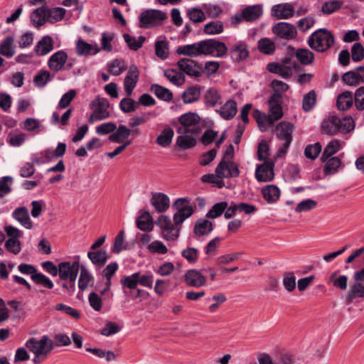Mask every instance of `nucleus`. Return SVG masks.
I'll list each match as a JSON object with an SVG mask.
<instances>
[{"label": "nucleus", "instance_id": "nucleus-1", "mask_svg": "<svg viewBox=\"0 0 364 364\" xmlns=\"http://www.w3.org/2000/svg\"><path fill=\"white\" fill-rule=\"evenodd\" d=\"M355 128L354 121L340 119L336 115H330L324 118L321 122V131L327 135H334L337 133L347 134Z\"/></svg>", "mask_w": 364, "mask_h": 364}, {"label": "nucleus", "instance_id": "nucleus-2", "mask_svg": "<svg viewBox=\"0 0 364 364\" xmlns=\"http://www.w3.org/2000/svg\"><path fill=\"white\" fill-rule=\"evenodd\" d=\"M335 43L333 33L327 28H319L313 32L308 39L309 46L318 53H323Z\"/></svg>", "mask_w": 364, "mask_h": 364}, {"label": "nucleus", "instance_id": "nucleus-3", "mask_svg": "<svg viewBox=\"0 0 364 364\" xmlns=\"http://www.w3.org/2000/svg\"><path fill=\"white\" fill-rule=\"evenodd\" d=\"M215 173H208L202 176L200 180L203 183L213 184L216 178H236L240 176L238 166L234 161H220L218 164Z\"/></svg>", "mask_w": 364, "mask_h": 364}, {"label": "nucleus", "instance_id": "nucleus-4", "mask_svg": "<svg viewBox=\"0 0 364 364\" xmlns=\"http://www.w3.org/2000/svg\"><path fill=\"white\" fill-rule=\"evenodd\" d=\"M294 129V127L293 124L286 121L281 122L276 126L277 137L281 141H284L277 153V156L285 155L287 153L288 149L292 141Z\"/></svg>", "mask_w": 364, "mask_h": 364}, {"label": "nucleus", "instance_id": "nucleus-5", "mask_svg": "<svg viewBox=\"0 0 364 364\" xmlns=\"http://www.w3.org/2000/svg\"><path fill=\"white\" fill-rule=\"evenodd\" d=\"M166 18V13L161 10L148 9L140 14L139 26L141 28H154L160 25Z\"/></svg>", "mask_w": 364, "mask_h": 364}, {"label": "nucleus", "instance_id": "nucleus-6", "mask_svg": "<svg viewBox=\"0 0 364 364\" xmlns=\"http://www.w3.org/2000/svg\"><path fill=\"white\" fill-rule=\"evenodd\" d=\"M26 348L32 352L35 356L33 362L35 364L41 363L52 351V347L47 348L44 340H38L34 337L30 338L25 343Z\"/></svg>", "mask_w": 364, "mask_h": 364}, {"label": "nucleus", "instance_id": "nucleus-7", "mask_svg": "<svg viewBox=\"0 0 364 364\" xmlns=\"http://www.w3.org/2000/svg\"><path fill=\"white\" fill-rule=\"evenodd\" d=\"M156 225L163 230V238L166 240L173 241L179 237L180 229H176L172 224L170 218L161 215L159 217Z\"/></svg>", "mask_w": 364, "mask_h": 364}, {"label": "nucleus", "instance_id": "nucleus-8", "mask_svg": "<svg viewBox=\"0 0 364 364\" xmlns=\"http://www.w3.org/2000/svg\"><path fill=\"white\" fill-rule=\"evenodd\" d=\"M80 269L79 261L73 263L61 262L59 263L60 280L76 279Z\"/></svg>", "mask_w": 364, "mask_h": 364}, {"label": "nucleus", "instance_id": "nucleus-9", "mask_svg": "<svg viewBox=\"0 0 364 364\" xmlns=\"http://www.w3.org/2000/svg\"><path fill=\"white\" fill-rule=\"evenodd\" d=\"M177 65L181 71L189 76L198 77L202 75V65L191 58L181 59Z\"/></svg>", "mask_w": 364, "mask_h": 364}, {"label": "nucleus", "instance_id": "nucleus-10", "mask_svg": "<svg viewBox=\"0 0 364 364\" xmlns=\"http://www.w3.org/2000/svg\"><path fill=\"white\" fill-rule=\"evenodd\" d=\"M274 163L272 160L264 161L262 164L257 166L255 170V178L259 182L272 181L274 177Z\"/></svg>", "mask_w": 364, "mask_h": 364}, {"label": "nucleus", "instance_id": "nucleus-11", "mask_svg": "<svg viewBox=\"0 0 364 364\" xmlns=\"http://www.w3.org/2000/svg\"><path fill=\"white\" fill-rule=\"evenodd\" d=\"M273 33L280 38L291 40L296 37L297 32L295 27L287 22H279L272 28Z\"/></svg>", "mask_w": 364, "mask_h": 364}, {"label": "nucleus", "instance_id": "nucleus-12", "mask_svg": "<svg viewBox=\"0 0 364 364\" xmlns=\"http://www.w3.org/2000/svg\"><path fill=\"white\" fill-rule=\"evenodd\" d=\"M184 282L188 287L200 288L206 284L207 279L201 271L192 269L184 274Z\"/></svg>", "mask_w": 364, "mask_h": 364}, {"label": "nucleus", "instance_id": "nucleus-13", "mask_svg": "<svg viewBox=\"0 0 364 364\" xmlns=\"http://www.w3.org/2000/svg\"><path fill=\"white\" fill-rule=\"evenodd\" d=\"M109 106V101L106 98L100 97L99 95L90 104V108L93 109V112L97 116L102 117V120L109 117L110 113L108 110Z\"/></svg>", "mask_w": 364, "mask_h": 364}, {"label": "nucleus", "instance_id": "nucleus-14", "mask_svg": "<svg viewBox=\"0 0 364 364\" xmlns=\"http://www.w3.org/2000/svg\"><path fill=\"white\" fill-rule=\"evenodd\" d=\"M230 55L235 63H240L247 59L250 55L247 45L245 41H238L230 49Z\"/></svg>", "mask_w": 364, "mask_h": 364}, {"label": "nucleus", "instance_id": "nucleus-15", "mask_svg": "<svg viewBox=\"0 0 364 364\" xmlns=\"http://www.w3.org/2000/svg\"><path fill=\"white\" fill-rule=\"evenodd\" d=\"M68 60V54L65 51L60 50L54 53L48 60V68L55 72L63 69Z\"/></svg>", "mask_w": 364, "mask_h": 364}, {"label": "nucleus", "instance_id": "nucleus-16", "mask_svg": "<svg viewBox=\"0 0 364 364\" xmlns=\"http://www.w3.org/2000/svg\"><path fill=\"white\" fill-rule=\"evenodd\" d=\"M41 340H44L45 346H46L47 348L51 346L52 350L55 347L68 346L71 343L70 337L65 333L55 334L53 340L48 336L44 335L41 337Z\"/></svg>", "mask_w": 364, "mask_h": 364}, {"label": "nucleus", "instance_id": "nucleus-17", "mask_svg": "<svg viewBox=\"0 0 364 364\" xmlns=\"http://www.w3.org/2000/svg\"><path fill=\"white\" fill-rule=\"evenodd\" d=\"M150 202L159 213H164L166 211L170 205L169 198L167 195L163 193H152Z\"/></svg>", "mask_w": 364, "mask_h": 364}, {"label": "nucleus", "instance_id": "nucleus-18", "mask_svg": "<svg viewBox=\"0 0 364 364\" xmlns=\"http://www.w3.org/2000/svg\"><path fill=\"white\" fill-rule=\"evenodd\" d=\"M294 13L293 6L288 3L277 4L272 8V15L277 19H287L293 16Z\"/></svg>", "mask_w": 364, "mask_h": 364}, {"label": "nucleus", "instance_id": "nucleus-19", "mask_svg": "<svg viewBox=\"0 0 364 364\" xmlns=\"http://www.w3.org/2000/svg\"><path fill=\"white\" fill-rule=\"evenodd\" d=\"M215 112L223 119L230 120L237 112V102L234 100H228L220 109H215Z\"/></svg>", "mask_w": 364, "mask_h": 364}, {"label": "nucleus", "instance_id": "nucleus-20", "mask_svg": "<svg viewBox=\"0 0 364 364\" xmlns=\"http://www.w3.org/2000/svg\"><path fill=\"white\" fill-rule=\"evenodd\" d=\"M12 217L26 229L31 230L33 228V223L29 217L28 210L26 207L16 208L12 213Z\"/></svg>", "mask_w": 364, "mask_h": 364}, {"label": "nucleus", "instance_id": "nucleus-21", "mask_svg": "<svg viewBox=\"0 0 364 364\" xmlns=\"http://www.w3.org/2000/svg\"><path fill=\"white\" fill-rule=\"evenodd\" d=\"M53 49V41L50 36H43L34 47L37 55L42 56L48 54Z\"/></svg>", "mask_w": 364, "mask_h": 364}, {"label": "nucleus", "instance_id": "nucleus-22", "mask_svg": "<svg viewBox=\"0 0 364 364\" xmlns=\"http://www.w3.org/2000/svg\"><path fill=\"white\" fill-rule=\"evenodd\" d=\"M261 193L267 203L272 204L279 200L281 192L277 186L270 184L262 187Z\"/></svg>", "mask_w": 364, "mask_h": 364}, {"label": "nucleus", "instance_id": "nucleus-23", "mask_svg": "<svg viewBox=\"0 0 364 364\" xmlns=\"http://www.w3.org/2000/svg\"><path fill=\"white\" fill-rule=\"evenodd\" d=\"M209 55H212L216 58L224 57L228 51V47L226 45L214 38L209 39Z\"/></svg>", "mask_w": 364, "mask_h": 364}, {"label": "nucleus", "instance_id": "nucleus-24", "mask_svg": "<svg viewBox=\"0 0 364 364\" xmlns=\"http://www.w3.org/2000/svg\"><path fill=\"white\" fill-rule=\"evenodd\" d=\"M222 96L215 87L208 88L204 94V104L207 107H213L216 105L222 104Z\"/></svg>", "mask_w": 364, "mask_h": 364}, {"label": "nucleus", "instance_id": "nucleus-25", "mask_svg": "<svg viewBox=\"0 0 364 364\" xmlns=\"http://www.w3.org/2000/svg\"><path fill=\"white\" fill-rule=\"evenodd\" d=\"M357 298H364V283L354 280L350 285L349 291L346 295V300L348 303H350Z\"/></svg>", "mask_w": 364, "mask_h": 364}, {"label": "nucleus", "instance_id": "nucleus-26", "mask_svg": "<svg viewBox=\"0 0 364 364\" xmlns=\"http://www.w3.org/2000/svg\"><path fill=\"white\" fill-rule=\"evenodd\" d=\"M87 257L97 267L104 266L108 259L107 251L102 250H90L87 252Z\"/></svg>", "mask_w": 364, "mask_h": 364}, {"label": "nucleus", "instance_id": "nucleus-27", "mask_svg": "<svg viewBox=\"0 0 364 364\" xmlns=\"http://www.w3.org/2000/svg\"><path fill=\"white\" fill-rule=\"evenodd\" d=\"M201 89L200 85L188 87L182 95V100L185 104H191L199 100Z\"/></svg>", "mask_w": 364, "mask_h": 364}, {"label": "nucleus", "instance_id": "nucleus-28", "mask_svg": "<svg viewBox=\"0 0 364 364\" xmlns=\"http://www.w3.org/2000/svg\"><path fill=\"white\" fill-rule=\"evenodd\" d=\"M100 51L97 45L93 46L85 41L80 39L76 44V53L78 55H96Z\"/></svg>", "mask_w": 364, "mask_h": 364}, {"label": "nucleus", "instance_id": "nucleus-29", "mask_svg": "<svg viewBox=\"0 0 364 364\" xmlns=\"http://www.w3.org/2000/svg\"><path fill=\"white\" fill-rule=\"evenodd\" d=\"M213 230V224L211 221L200 218L196 223L193 228V232L198 236L208 235Z\"/></svg>", "mask_w": 364, "mask_h": 364}, {"label": "nucleus", "instance_id": "nucleus-30", "mask_svg": "<svg viewBox=\"0 0 364 364\" xmlns=\"http://www.w3.org/2000/svg\"><path fill=\"white\" fill-rule=\"evenodd\" d=\"M262 14V8L256 4L245 7L242 11V17L247 21H253L259 18Z\"/></svg>", "mask_w": 364, "mask_h": 364}, {"label": "nucleus", "instance_id": "nucleus-31", "mask_svg": "<svg viewBox=\"0 0 364 364\" xmlns=\"http://www.w3.org/2000/svg\"><path fill=\"white\" fill-rule=\"evenodd\" d=\"M150 91L153 92L160 100L168 102L173 98V92L170 90L159 84L151 85Z\"/></svg>", "mask_w": 364, "mask_h": 364}, {"label": "nucleus", "instance_id": "nucleus-32", "mask_svg": "<svg viewBox=\"0 0 364 364\" xmlns=\"http://www.w3.org/2000/svg\"><path fill=\"white\" fill-rule=\"evenodd\" d=\"M116 131L111 134L108 139L114 143H122L124 139H128L132 134V130L127 127L125 125H119Z\"/></svg>", "mask_w": 364, "mask_h": 364}, {"label": "nucleus", "instance_id": "nucleus-33", "mask_svg": "<svg viewBox=\"0 0 364 364\" xmlns=\"http://www.w3.org/2000/svg\"><path fill=\"white\" fill-rule=\"evenodd\" d=\"M353 103V97L350 91L343 92L337 97L336 105L339 110L345 111L350 109Z\"/></svg>", "mask_w": 364, "mask_h": 364}, {"label": "nucleus", "instance_id": "nucleus-34", "mask_svg": "<svg viewBox=\"0 0 364 364\" xmlns=\"http://www.w3.org/2000/svg\"><path fill=\"white\" fill-rule=\"evenodd\" d=\"M137 228L142 231H151L153 229L152 217L149 211L145 210L136 219Z\"/></svg>", "mask_w": 364, "mask_h": 364}, {"label": "nucleus", "instance_id": "nucleus-35", "mask_svg": "<svg viewBox=\"0 0 364 364\" xmlns=\"http://www.w3.org/2000/svg\"><path fill=\"white\" fill-rule=\"evenodd\" d=\"M173 136V129L170 127H166L157 136L156 143L161 147H167L171 144Z\"/></svg>", "mask_w": 364, "mask_h": 364}, {"label": "nucleus", "instance_id": "nucleus-36", "mask_svg": "<svg viewBox=\"0 0 364 364\" xmlns=\"http://www.w3.org/2000/svg\"><path fill=\"white\" fill-rule=\"evenodd\" d=\"M66 144L59 142L55 150L46 149L41 151L42 156H46L48 160H53L55 158L63 157L66 151Z\"/></svg>", "mask_w": 364, "mask_h": 364}, {"label": "nucleus", "instance_id": "nucleus-37", "mask_svg": "<svg viewBox=\"0 0 364 364\" xmlns=\"http://www.w3.org/2000/svg\"><path fill=\"white\" fill-rule=\"evenodd\" d=\"M200 119V117L198 114L190 112L181 115L178 122L184 127H189L198 124Z\"/></svg>", "mask_w": 364, "mask_h": 364}, {"label": "nucleus", "instance_id": "nucleus-38", "mask_svg": "<svg viewBox=\"0 0 364 364\" xmlns=\"http://www.w3.org/2000/svg\"><path fill=\"white\" fill-rule=\"evenodd\" d=\"M296 59L302 65H310L314 60V54L307 48H298L295 53Z\"/></svg>", "mask_w": 364, "mask_h": 364}, {"label": "nucleus", "instance_id": "nucleus-39", "mask_svg": "<svg viewBox=\"0 0 364 364\" xmlns=\"http://www.w3.org/2000/svg\"><path fill=\"white\" fill-rule=\"evenodd\" d=\"M13 44L14 38L12 36H7L5 38L0 46V53L6 58L13 57L15 54Z\"/></svg>", "mask_w": 364, "mask_h": 364}, {"label": "nucleus", "instance_id": "nucleus-40", "mask_svg": "<svg viewBox=\"0 0 364 364\" xmlns=\"http://www.w3.org/2000/svg\"><path fill=\"white\" fill-rule=\"evenodd\" d=\"M47 14V8L41 6L33 11L31 14V21L33 24L36 27L39 28L43 26L46 21V16Z\"/></svg>", "mask_w": 364, "mask_h": 364}, {"label": "nucleus", "instance_id": "nucleus-41", "mask_svg": "<svg viewBox=\"0 0 364 364\" xmlns=\"http://www.w3.org/2000/svg\"><path fill=\"white\" fill-rule=\"evenodd\" d=\"M340 149V142L337 139L331 141L327 146L324 148L322 153L321 160L325 162L328 158L333 157L332 156L337 153Z\"/></svg>", "mask_w": 364, "mask_h": 364}, {"label": "nucleus", "instance_id": "nucleus-42", "mask_svg": "<svg viewBox=\"0 0 364 364\" xmlns=\"http://www.w3.org/2000/svg\"><path fill=\"white\" fill-rule=\"evenodd\" d=\"M123 38L129 49L134 51L141 48L146 41V38L143 36H140L138 39H136L134 36H132L128 33H124Z\"/></svg>", "mask_w": 364, "mask_h": 364}, {"label": "nucleus", "instance_id": "nucleus-43", "mask_svg": "<svg viewBox=\"0 0 364 364\" xmlns=\"http://www.w3.org/2000/svg\"><path fill=\"white\" fill-rule=\"evenodd\" d=\"M173 207L182 214L186 215L189 213L190 216H191L194 212L193 207L189 205V200L186 198L177 199L173 204Z\"/></svg>", "mask_w": 364, "mask_h": 364}, {"label": "nucleus", "instance_id": "nucleus-44", "mask_svg": "<svg viewBox=\"0 0 364 364\" xmlns=\"http://www.w3.org/2000/svg\"><path fill=\"white\" fill-rule=\"evenodd\" d=\"M80 274L78 280V288L82 291H85L88 287L90 282L93 280V277L88 272L85 267L81 265L80 267Z\"/></svg>", "mask_w": 364, "mask_h": 364}, {"label": "nucleus", "instance_id": "nucleus-45", "mask_svg": "<svg viewBox=\"0 0 364 364\" xmlns=\"http://www.w3.org/2000/svg\"><path fill=\"white\" fill-rule=\"evenodd\" d=\"M164 76L173 84L181 86L186 80L185 76L182 73L177 72L174 69L165 70Z\"/></svg>", "mask_w": 364, "mask_h": 364}, {"label": "nucleus", "instance_id": "nucleus-46", "mask_svg": "<svg viewBox=\"0 0 364 364\" xmlns=\"http://www.w3.org/2000/svg\"><path fill=\"white\" fill-rule=\"evenodd\" d=\"M127 69V66L122 59L113 60L108 67V71L113 75L118 76Z\"/></svg>", "mask_w": 364, "mask_h": 364}, {"label": "nucleus", "instance_id": "nucleus-47", "mask_svg": "<svg viewBox=\"0 0 364 364\" xmlns=\"http://www.w3.org/2000/svg\"><path fill=\"white\" fill-rule=\"evenodd\" d=\"M176 145L182 149H190L196 145V139L191 135L178 136Z\"/></svg>", "mask_w": 364, "mask_h": 364}, {"label": "nucleus", "instance_id": "nucleus-48", "mask_svg": "<svg viewBox=\"0 0 364 364\" xmlns=\"http://www.w3.org/2000/svg\"><path fill=\"white\" fill-rule=\"evenodd\" d=\"M228 203L226 201H222L214 204L208 210L206 217L209 218H217L220 217L227 209Z\"/></svg>", "mask_w": 364, "mask_h": 364}, {"label": "nucleus", "instance_id": "nucleus-49", "mask_svg": "<svg viewBox=\"0 0 364 364\" xmlns=\"http://www.w3.org/2000/svg\"><path fill=\"white\" fill-rule=\"evenodd\" d=\"M341 78L343 82L348 86H357L360 82L356 68L353 70L345 73Z\"/></svg>", "mask_w": 364, "mask_h": 364}, {"label": "nucleus", "instance_id": "nucleus-50", "mask_svg": "<svg viewBox=\"0 0 364 364\" xmlns=\"http://www.w3.org/2000/svg\"><path fill=\"white\" fill-rule=\"evenodd\" d=\"M129 97L122 99L119 105V109L126 114L134 112L139 106V102Z\"/></svg>", "mask_w": 364, "mask_h": 364}, {"label": "nucleus", "instance_id": "nucleus-51", "mask_svg": "<svg viewBox=\"0 0 364 364\" xmlns=\"http://www.w3.org/2000/svg\"><path fill=\"white\" fill-rule=\"evenodd\" d=\"M258 49L264 54L272 55L275 50V45L269 38H264L258 41Z\"/></svg>", "mask_w": 364, "mask_h": 364}, {"label": "nucleus", "instance_id": "nucleus-52", "mask_svg": "<svg viewBox=\"0 0 364 364\" xmlns=\"http://www.w3.org/2000/svg\"><path fill=\"white\" fill-rule=\"evenodd\" d=\"M316 102V94L314 90H311L304 95L302 101V108L305 112L311 111Z\"/></svg>", "mask_w": 364, "mask_h": 364}, {"label": "nucleus", "instance_id": "nucleus-53", "mask_svg": "<svg viewBox=\"0 0 364 364\" xmlns=\"http://www.w3.org/2000/svg\"><path fill=\"white\" fill-rule=\"evenodd\" d=\"M53 78L48 70H41L34 77L33 82L37 87H43Z\"/></svg>", "mask_w": 364, "mask_h": 364}, {"label": "nucleus", "instance_id": "nucleus-54", "mask_svg": "<svg viewBox=\"0 0 364 364\" xmlns=\"http://www.w3.org/2000/svg\"><path fill=\"white\" fill-rule=\"evenodd\" d=\"M65 13L66 10L61 7H55L52 9H47L46 16L50 22H58L65 17Z\"/></svg>", "mask_w": 364, "mask_h": 364}, {"label": "nucleus", "instance_id": "nucleus-55", "mask_svg": "<svg viewBox=\"0 0 364 364\" xmlns=\"http://www.w3.org/2000/svg\"><path fill=\"white\" fill-rule=\"evenodd\" d=\"M197 43L178 47L176 53L191 58L199 56Z\"/></svg>", "mask_w": 364, "mask_h": 364}, {"label": "nucleus", "instance_id": "nucleus-56", "mask_svg": "<svg viewBox=\"0 0 364 364\" xmlns=\"http://www.w3.org/2000/svg\"><path fill=\"white\" fill-rule=\"evenodd\" d=\"M138 272H134L131 275H124L120 279V284L123 288H127L129 289H135L138 285Z\"/></svg>", "mask_w": 364, "mask_h": 364}, {"label": "nucleus", "instance_id": "nucleus-57", "mask_svg": "<svg viewBox=\"0 0 364 364\" xmlns=\"http://www.w3.org/2000/svg\"><path fill=\"white\" fill-rule=\"evenodd\" d=\"M224 27L222 21H211L206 23L204 26V32L208 35H215L221 33Z\"/></svg>", "mask_w": 364, "mask_h": 364}, {"label": "nucleus", "instance_id": "nucleus-58", "mask_svg": "<svg viewBox=\"0 0 364 364\" xmlns=\"http://www.w3.org/2000/svg\"><path fill=\"white\" fill-rule=\"evenodd\" d=\"M321 149L322 146L319 142H316L314 144H309L305 148L304 156L307 159L314 160L318 157Z\"/></svg>", "mask_w": 364, "mask_h": 364}, {"label": "nucleus", "instance_id": "nucleus-59", "mask_svg": "<svg viewBox=\"0 0 364 364\" xmlns=\"http://www.w3.org/2000/svg\"><path fill=\"white\" fill-rule=\"evenodd\" d=\"M155 53L161 60L168 57V43L166 41H158L155 43Z\"/></svg>", "mask_w": 364, "mask_h": 364}, {"label": "nucleus", "instance_id": "nucleus-60", "mask_svg": "<svg viewBox=\"0 0 364 364\" xmlns=\"http://www.w3.org/2000/svg\"><path fill=\"white\" fill-rule=\"evenodd\" d=\"M325 162L326 164L323 169L325 175L331 174L332 171H337L338 167L341 164V161L337 156L328 158Z\"/></svg>", "mask_w": 364, "mask_h": 364}, {"label": "nucleus", "instance_id": "nucleus-61", "mask_svg": "<svg viewBox=\"0 0 364 364\" xmlns=\"http://www.w3.org/2000/svg\"><path fill=\"white\" fill-rule=\"evenodd\" d=\"M98 291H92L88 296V302L90 306L96 311H100L102 307V295L97 294Z\"/></svg>", "mask_w": 364, "mask_h": 364}, {"label": "nucleus", "instance_id": "nucleus-62", "mask_svg": "<svg viewBox=\"0 0 364 364\" xmlns=\"http://www.w3.org/2000/svg\"><path fill=\"white\" fill-rule=\"evenodd\" d=\"M31 279L36 284H41L48 289H52L54 287L53 282L41 272L31 276Z\"/></svg>", "mask_w": 364, "mask_h": 364}, {"label": "nucleus", "instance_id": "nucleus-63", "mask_svg": "<svg viewBox=\"0 0 364 364\" xmlns=\"http://www.w3.org/2000/svg\"><path fill=\"white\" fill-rule=\"evenodd\" d=\"M351 57L354 62H360L364 59V47L359 43L356 42L351 48Z\"/></svg>", "mask_w": 364, "mask_h": 364}, {"label": "nucleus", "instance_id": "nucleus-64", "mask_svg": "<svg viewBox=\"0 0 364 364\" xmlns=\"http://www.w3.org/2000/svg\"><path fill=\"white\" fill-rule=\"evenodd\" d=\"M353 101L358 111L364 110V86L360 87L355 90Z\"/></svg>", "mask_w": 364, "mask_h": 364}]
</instances>
